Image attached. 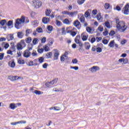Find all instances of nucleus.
Returning a JSON list of instances; mask_svg holds the SVG:
<instances>
[{"instance_id": "4c0bfd02", "label": "nucleus", "mask_w": 129, "mask_h": 129, "mask_svg": "<svg viewBox=\"0 0 129 129\" xmlns=\"http://www.w3.org/2000/svg\"><path fill=\"white\" fill-rule=\"evenodd\" d=\"M104 7L105 10H108L110 7V4L108 3H105Z\"/></svg>"}, {"instance_id": "412c9836", "label": "nucleus", "mask_w": 129, "mask_h": 129, "mask_svg": "<svg viewBox=\"0 0 129 129\" xmlns=\"http://www.w3.org/2000/svg\"><path fill=\"white\" fill-rule=\"evenodd\" d=\"M2 47H4L5 49H8L10 47V44L7 42H3L2 44Z\"/></svg>"}, {"instance_id": "7c9ffc66", "label": "nucleus", "mask_w": 129, "mask_h": 129, "mask_svg": "<svg viewBox=\"0 0 129 129\" xmlns=\"http://www.w3.org/2000/svg\"><path fill=\"white\" fill-rule=\"evenodd\" d=\"M90 10L87 11L84 14V16L85 18H88V17H90V13L89 12Z\"/></svg>"}, {"instance_id": "6e6552de", "label": "nucleus", "mask_w": 129, "mask_h": 129, "mask_svg": "<svg viewBox=\"0 0 129 129\" xmlns=\"http://www.w3.org/2000/svg\"><path fill=\"white\" fill-rule=\"evenodd\" d=\"M54 60H58V58H59V55H60V53H59V51L57 49H54Z\"/></svg>"}, {"instance_id": "a18cd8bd", "label": "nucleus", "mask_w": 129, "mask_h": 129, "mask_svg": "<svg viewBox=\"0 0 129 129\" xmlns=\"http://www.w3.org/2000/svg\"><path fill=\"white\" fill-rule=\"evenodd\" d=\"M47 30L50 32H52V31H53V26L51 25H48L47 26Z\"/></svg>"}, {"instance_id": "aec40b11", "label": "nucleus", "mask_w": 129, "mask_h": 129, "mask_svg": "<svg viewBox=\"0 0 129 129\" xmlns=\"http://www.w3.org/2000/svg\"><path fill=\"white\" fill-rule=\"evenodd\" d=\"M11 49L13 52H16V45H15V43L11 42Z\"/></svg>"}, {"instance_id": "680f3d73", "label": "nucleus", "mask_w": 129, "mask_h": 129, "mask_svg": "<svg viewBox=\"0 0 129 129\" xmlns=\"http://www.w3.org/2000/svg\"><path fill=\"white\" fill-rule=\"evenodd\" d=\"M18 124H22V123H27V121H18Z\"/></svg>"}, {"instance_id": "69168bd1", "label": "nucleus", "mask_w": 129, "mask_h": 129, "mask_svg": "<svg viewBox=\"0 0 129 129\" xmlns=\"http://www.w3.org/2000/svg\"><path fill=\"white\" fill-rule=\"evenodd\" d=\"M62 15H68L69 16V12L66 11L62 12Z\"/></svg>"}, {"instance_id": "5fc2aeb1", "label": "nucleus", "mask_w": 129, "mask_h": 129, "mask_svg": "<svg viewBox=\"0 0 129 129\" xmlns=\"http://www.w3.org/2000/svg\"><path fill=\"white\" fill-rule=\"evenodd\" d=\"M47 67H48V63H44L42 65V68H43V69H47Z\"/></svg>"}, {"instance_id": "f03ea898", "label": "nucleus", "mask_w": 129, "mask_h": 129, "mask_svg": "<svg viewBox=\"0 0 129 129\" xmlns=\"http://www.w3.org/2000/svg\"><path fill=\"white\" fill-rule=\"evenodd\" d=\"M31 5L34 9H40L42 7V2L40 0H34L31 2Z\"/></svg>"}, {"instance_id": "c9c22d12", "label": "nucleus", "mask_w": 129, "mask_h": 129, "mask_svg": "<svg viewBox=\"0 0 129 129\" xmlns=\"http://www.w3.org/2000/svg\"><path fill=\"white\" fill-rule=\"evenodd\" d=\"M31 24L33 26H35V27H37V26H38V24H39V22L37 21H34L31 22Z\"/></svg>"}, {"instance_id": "4d7b16f0", "label": "nucleus", "mask_w": 129, "mask_h": 129, "mask_svg": "<svg viewBox=\"0 0 129 129\" xmlns=\"http://www.w3.org/2000/svg\"><path fill=\"white\" fill-rule=\"evenodd\" d=\"M56 25L59 27V26H61V25H62V23H61V22H60L58 20H56Z\"/></svg>"}, {"instance_id": "49530a36", "label": "nucleus", "mask_w": 129, "mask_h": 129, "mask_svg": "<svg viewBox=\"0 0 129 129\" xmlns=\"http://www.w3.org/2000/svg\"><path fill=\"white\" fill-rule=\"evenodd\" d=\"M63 23L66 24L67 25H69V24H70V21L69 20L66 19L63 20Z\"/></svg>"}, {"instance_id": "72a5a7b5", "label": "nucleus", "mask_w": 129, "mask_h": 129, "mask_svg": "<svg viewBox=\"0 0 129 129\" xmlns=\"http://www.w3.org/2000/svg\"><path fill=\"white\" fill-rule=\"evenodd\" d=\"M44 49L45 52H48L50 50V48H49V46H48V45H44V46L43 47Z\"/></svg>"}, {"instance_id": "0eeeda50", "label": "nucleus", "mask_w": 129, "mask_h": 129, "mask_svg": "<svg viewBox=\"0 0 129 129\" xmlns=\"http://www.w3.org/2000/svg\"><path fill=\"white\" fill-rule=\"evenodd\" d=\"M118 62L124 65L128 63V59L127 58H122L118 59Z\"/></svg>"}, {"instance_id": "f8f14e48", "label": "nucleus", "mask_w": 129, "mask_h": 129, "mask_svg": "<svg viewBox=\"0 0 129 129\" xmlns=\"http://www.w3.org/2000/svg\"><path fill=\"white\" fill-rule=\"evenodd\" d=\"M79 19L81 22V23H83L85 22V18L84 17V15L82 14H80L78 15Z\"/></svg>"}, {"instance_id": "8fccbe9b", "label": "nucleus", "mask_w": 129, "mask_h": 129, "mask_svg": "<svg viewBox=\"0 0 129 129\" xmlns=\"http://www.w3.org/2000/svg\"><path fill=\"white\" fill-rule=\"evenodd\" d=\"M85 2V0H78V4L79 5H83V4H84Z\"/></svg>"}, {"instance_id": "f704fd0d", "label": "nucleus", "mask_w": 129, "mask_h": 129, "mask_svg": "<svg viewBox=\"0 0 129 129\" xmlns=\"http://www.w3.org/2000/svg\"><path fill=\"white\" fill-rule=\"evenodd\" d=\"M58 82V79H54L53 81L50 82V83L51 84V85H54V84H56L57 82Z\"/></svg>"}, {"instance_id": "338daca9", "label": "nucleus", "mask_w": 129, "mask_h": 129, "mask_svg": "<svg viewBox=\"0 0 129 129\" xmlns=\"http://www.w3.org/2000/svg\"><path fill=\"white\" fill-rule=\"evenodd\" d=\"M97 14V10H94L92 11V14L94 15V16H95Z\"/></svg>"}, {"instance_id": "423d86ee", "label": "nucleus", "mask_w": 129, "mask_h": 129, "mask_svg": "<svg viewBox=\"0 0 129 129\" xmlns=\"http://www.w3.org/2000/svg\"><path fill=\"white\" fill-rule=\"evenodd\" d=\"M80 39L81 38L80 35H78L76 36V38L75 39V41L76 44H78L79 45L80 47H82V46H83V44H82L81 41H80Z\"/></svg>"}, {"instance_id": "e2e57ef3", "label": "nucleus", "mask_w": 129, "mask_h": 129, "mask_svg": "<svg viewBox=\"0 0 129 129\" xmlns=\"http://www.w3.org/2000/svg\"><path fill=\"white\" fill-rule=\"evenodd\" d=\"M102 43L105 45H107V44L108 43V41L106 39H104L102 41Z\"/></svg>"}, {"instance_id": "1a4fd4ad", "label": "nucleus", "mask_w": 129, "mask_h": 129, "mask_svg": "<svg viewBox=\"0 0 129 129\" xmlns=\"http://www.w3.org/2000/svg\"><path fill=\"white\" fill-rule=\"evenodd\" d=\"M8 79H9V80H11V81H16V80L20 79V77L9 76L8 77Z\"/></svg>"}, {"instance_id": "20e7f679", "label": "nucleus", "mask_w": 129, "mask_h": 129, "mask_svg": "<svg viewBox=\"0 0 129 129\" xmlns=\"http://www.w3.org/2000/svg\"><path fill=\"white\" fill-rule=\"evenodd\" d=\"M23 23H25V17L22 16L20 19H17L16 21V23L15 24V27L16 29H19V27L21 24H23Z\"/></svg>"}, {"instance_id": "0e129e2a", "label": "nucleus", "mask_w": 129, "mask_h": 129, "mask_svg": "<svg viewBox=\"0 0 129 129\" xmlns=\"http://www.w3.org/2000/svg\"><path fill=\"white\" fill-rule=\"evenodd\" d=\"M71 69H74L76 71L78 70L79 68L78 67H71Z\"/></svg>"}, {"instance_id": "58836bf2", "label": "nucleus", "mask_w": 129, "mask_h": 129, "mask_svg": "<svg viewBox=\"0 0 129 129\" xmlns=\"http://www.w3.org/2000/svg\"><path fill=\"white\" fill-rule=\"evenodd\" d=\"M38 62L40 63H43L44 62V57H40L39 58H38Z\"/></svg>"}, {"instance_id": "09e8293b", "label": "nucleus", "mask_w": 129, "mask_h": 129, "mask_svg": "<svg viewBox=\"0 0 129 129\" xmlns=\"http://www.w3.org/2000/svg\"><path fill=\"white\" fill-rule=\"evenodd\" d=\"M36 31L37 32H38V33H43V29H42V28H38L36 29Z\"/></svg>"}, {"instance_id": "603ef678", "label": "nucleus", "mask_w": 129, "mask_h": 129, "mask_svg": "<svg viewBox=\"0 0 129 129\" xmlns=\"http://www.w3.org/2000/svg\"><path fill=\"white\" fill-rule=\"evenodd\" d=\"M104 36H107L108 35V31L107 29H105L104 32L103 33Z\"/></svg>"}, {"instance_id": "393cba45", "label": "nucleus", "mask_w": 129, "mask_h": 129, "mask_svg": "<svg viewBox=\"0 0 129 129\" xmlns=\"http://www.w3.org/2000/svg\"><path fill=\"white\" fill-rule=\"evenodd\" d=\"M51 13H52L51 10L47 9L45 11V16H46V17H50V16H51Z\"/></svg>"}, {"instance_id": "4468645a", "label": "nucleus", "mask_w": 129, "mask_h": 129, "mask_svg": "<svg viewBox=\"0 0 129 129\" xmlns=\"http://www.w3.org/2000/svg\"><path fill=\"white\" fill-rule=\"evenodd\" d=\"M49 110H56V111H59V110H61V107L59 106H54L51 107L49 108Z\"/></svg>"}, {"instance_id": "c85d7f7f", "label": "nucleus", "mask_w": 129, "mask_h": 129, "mask_svg": "<svg viewBox=\"0 0 129 129\" xmlns=\"http://www.w3.org/2000/svg\"><path fill=\"white\" fill-rule=\"evenodd\" d=\"M108 46H109L110 48H113L114 47V40L111 41L109 43Z\"/></svg>"}, {"instance_id": "c756f323", "label": "nucleus", "mask_w": 129, "mask_h": 129, "mask_svg": "<svg viewBox=\"0 0 129 129\" xmlns=\"http://www.w3.org/2000/svg\"><path fill=\"white\" fill-rule=\"evenodd\" d=\"M17 36L20 39H22L23 37H24V35H23V32H19L17 34Z\"/></svg>"}, {"instance_id": "e433bc0d", "label": "nucleus", "mask_w": 129, "mask_h": 129, "mask_svg": "<svg viewBox=\"0 0 129 129\" xmlns=\"http://www.w3.org/2000/svg\"><path fill=\"white\" fill-rule=\"evenodd\" d=\"M85 46L86 50H89V49H90V44L89 42H86L85 43Z\"/></svg>"}, {"instance_id": "9d476101", "label": "nucleus", "mask_w": 129, "mask_h": 129, "mask_svg": "<svg viewBox=\"0 0 129 129\" xmlns=\"http://www.w3.org/2000/svg\"><path fill=\"white\" fill-rule=\"evenodd\" d=\"M31 56V52L28 50H26L23 52V57L24 58H29Z\"/></svg>"}, {"instance_id": "2eb2a0df", "label": "nucleus", "mask_w": 129, "mask_h": 129, "mask_svg": "<svg viewBox=\"0 0 129 129\" xmlns=\"http://www.w3.org/2000/svg\"><path fill=\"white\" fill-rule=\"evenodd\" d=\"M81 38L82 41H87L88 39V35H85V33H83L81 34Z\"/></svg>"}, {"instance_id": "2f4dec72", "label": "nucleus", "mask_w": 129, "mask_h": 129, "mask_svg": "<svg viewBox=\"0 0 129 129\" xmlns=\"http://www.w3.org/2000/svg\"><path fill=\"white\" fill-rule=\"evenodd\" d=\"M52 52H48L45 55V57L46 58H47V59H49V58H51L52 57Z\"/></svg>"}, {"instance_id": "ea45409f", "label": "nucleus", "mask_w": 129, "mask_h": 129, "mask_svg": "<svg viewBox=\"0 0 129 129\" xmlns=\"http://www.w3.org/2000/svg\"><path fill=\"white\" fill-rule=\"evenodd\" d=\"M33 45H37L38 44V38H34L32 41Z\"/></svg>"}, {"instance_id": "6e6d98bb", "label": "nucleus", "mask_w": 129, "mask_h": 129, "mask_svg": "<svg viewBox=\"0 0 129 129\" xmlns=\"http://www.w3.org/2000/svg\"><path fill=\"white\" fill-rule=\"evenodd\" d=\"M72 63L73 64H77V63H78V60H77L76 58L73 59L72 60Z\"/></svg>"}, {"instance_id": "473e14b6", "label": "nucleus", "mask_w": 129, "mask_h": 129, "mask_svg": "<svg viewBox=\"0 0 129 129\" xmlns=\"http://www.w3.org/2000/svg\"><path fill=\"white\" fill-rule=\"evenodd\" d=\"M104 25L105 27H106V28H107L108 29H110V28H111V26H110V24L108 22H105Z\"/></svg>"}, {"instance_id": "6ab92c4d", "label": "nucleus", "mask_w": 129, "mask_h": 129, "mask_svg": "<svg viewBox=\"0 0 129 129\" xmlns=\"http://www.w3.org/2000/svg\"><path fill=\"white\" fill-rule=\"evenodd\" d=\"M42 22L44 24H47L49 22H50V19L47 17H44L42 19Z\"/></svg>"}, {"instance_id": "a878e982", "label": "nucleus", "mask_w": 129, "mask_h": 129, "mask_svg": "<svg viewBox=\"0 0 129 129\" xmlns=\"http://www.w3.org/2000/svg\"><path fill=\"white\" fill-rule=\"evenodd\" d=\"M8 27H13L14 26V23L13 20H10L7 23H6Z\"/></svg>"}, {"instance_id": "13d9d810", "label": "nucleus", "mask_w": 129, "mask_h": 129, "mask_svg": "<svg viewBox=\"0 0 129 129\" xmlns=\"http://www.w3.org/2000/svg\"><path fill=\"white\" fill-rule=\"evenodd\" d=\"M7 54L11 55V56H13V55H14V54L13 53V51L11 50H8L7 51Z\"/></svg>"}, {"instance_id": "ddd939ff", "label": "nucleus", "mask_w": 129, "mask_h": 129, "mask_svg": "<svg viewBox=\"0 0 129 129\" xmlns=\"http://www.w3.org/2000/svg\"><path fill=\"white\" fill-rule=\"evenodd\" d=\"M9 66L11 67V68H15L16 67V63L15 62V61L12 60L8 62Z\"/></svg>"}, {"instance_id": "7ed1b4c3", "label": "nucleus", "mask_w": 129, "mask_h": 129, "mask_svg": "<svg viewBox=\"0 0 129 129\" xmlns=\"http://www.w3.org/2000/svg\"><path fill=\"white\" fill-rule=\"evenodd\" d=\"M27 45L26 44V42H25V41L24 40H22L19 42L18 43H17L16 45L17 49L18 50H21L26 47Z\"/></svg>"}, {"instance_id": "f257e3e1", "label": "nucleus", "mask_w": 129, "mask_h": 129, "mask_svg": "<svg viewBox=\"0 0 129 129\" xmlns=\"http://www.w3.org/2000/svg\"><path fill=\"white\" fill-rule=\"evenodd\" d=\"M116 27L117 29L120 32H124L127 28V26L125 25V22L119 20H116Z\"/></svg>"}, {"instance_id": "774afa93", "label": "nucleus", "mask_w": 129, "mask_h": 129, "mask_svg": "<svg viewBox=\"0 0 129 129\" xmlns=\"http://www.w3.org/2000/svg\"><path fill=\"white\" fill-rule=\"evenodd\" d=\"M53 43H54V40H50L48 42L49 46H52Z\"/></svg>"}, {"instance_id": "bf43d9fd", "label": "nucleus", "mask_w": 129, "mask_h": 129, "mask_svg": "<svg viewBox=\"0 0 129 129\" xmlns=\"http://www.w3.org/2000/svg\"><path fill=\"white\" fill-rule=\"evenodd\" d=\"M126 40L125 39H123L122 40H121V45H125L126 43Z\"/></svg>"}, {"instance_id": "a19ab883", "label": "nucleus", "mask_w": 129, "mask_h": 129, "mask_svg": "<svg viewBox=\"0 0 129 129\" xmlns=\"http://www.w3.org/2000/svg\"><path fill=\"white\" fill-rule=\"evenodd\" d=\"M18 63L20 65H22L23 64H25V60H24V59H19L18 60Z\"/></svg>"}, {"instance_id": "bb28decb", "label": "nucleus", "mask_w": 129, "mask_h": 129, "mask_svg": "<svg viewBox=\"0 0 129 129\" xmlns=\"http://www.w3.org/2000/svg\"><path fill=\"white\" fill-rule=\"evenodd\" d=\"M7 40L8 41H11L12 40H14V35L13 34H9L7 36Z\"/></svg>"}, {"instance_id": "c03bdc74", "label": "nucleus", "mask_w": 129, "mask_h": 129, "mask_svg": "<svg viewBox=\"0 0 129 129\" xmlns=\"http://www.w3.org/2000/svg\"><path fill=\"white\" fill-rule=\"evenodd\" d=\"M26 43H31L32 42V38L31 37H28L26 39Z\"/></svg>"}, {"instance_id": "b1692460", "label": "nucleus", "mask_w": 129, "mask_h": 129, "mask_svg": "<svg viewBox=\"0 0 129 129\" xmlns=\"http://www.w3.org/2000/svg\"><path fill=\"white\" fill-rule=\"evenodd\" d=\"M32 33H33V30H32V29H27L26 31L25 36L28 37L29 35H30V34H32Z\"/></svg>"}, {"instance_id": "79ce46f5", "label": "nucleus", "mask_w": 129, "mask_h": 129, "mask_svg": "<svg viewBox=\"0 0 129 129\" xmlns=\"http://www.w3.org/2000/svg\"><path fill=\"white\" fill-rule=\"evenodd\" d=\"M86 31L88 32V33H89L90 34H91V32H92V29L89 27H86Z\"/></svg>"}, {"instance_id": "f3484780", "label": "nucleus", "mask_w": 129, "mask_h": 129, "mask_svg": "<svg viewBox=\"0 0 129 129\" xmlns=\"http://www.w3.org/2000/svg\"><path fill=\"white\" fill-rule=\"evenodd\" d=\"M9 107L11 108V109H15V108H17V107H18V106H17V104L12 103H11L9 105Z\"/></svg>"}, {"instance_id": "3c124183", "label": "nucleus", "mask_w": 129, "mask_h": 129, "mask_svg": "<svg viewBox=\"0 0 129 129\" xmlns=\"http://www.w3.org/2000/svg\"><path fill=\"white\" fill-rule=\"evenodd\" d=\"M45 86L47 87H50V86H52V84H51V82H48L45 84Z\"/></svg>"}, {"instance_id": "864d4df0", "label": "nucleus", "mask_w": 129, "mask_h": 129, "mask_svg": "<svg viewBox=\"0 0 129 129\" xmlns=\"http://www.w3.org/2000/svg\"><path fill=\"white\" fill-rule=\"evenodd\" d=\"M98 30L100 32H103V27H102V26H99L98 28Z\"/></svg>"}, {"instance_id": "39448f33", "label": "nucleus", "mask_w": 129, "mask_h": 129, "mask_svg": "<svg viewBox=\"0 0 129 129\" xmlns=\"http://www.w3.org/2000/svg\"><path fill=\"white\" fill-rule=\"evenodd\" d=\"M99 69L100 68L98 66H93V67L90 68L89 70L90 71V72H91V73H95V72H97Z\"/></svg>"}, {"instance_id": "052dcab7", "label": "nucleus", "mask_w": 129, "mask_h": 129, "mask_svg": "<svg viewBox=\"0 0 129 129\" xmlns=\"http://www.w3.org/2000/svg\"><path fill=\"white\" fill-rule=\"evenodd\" d=\"M115 34V32H114V31L112 30L110 32V33H109V35L110 36H113V35H114Z\"/></svg>"}, {"instance_id": "dca6fc26", "label": "nucleus", "mask_w": 129, "mask_h": 129, "mask_svg": "<svg viewBox=\"0 0 129 129\" xmlns=\"http://www.w3.org/2000/svg\"><path fill=\"white\" fill-rule=\"evenodd\" d=\"M74 26H75V27H77L79 29V27L81 26V24L80 23L79 21L76 20L74 22Z\"/></svg>"}, {"instance_id": "de8ad7c7", "label": "nucleus", "mask_w": 129, "mask_h": 129, "mask_svg": "<svg viewBox=\"0 0 129 129\" xmlns=\"http://www.w3.org/2000/svg\"><path fill=\"white\" fill-rule=\"evenodd\" d=\"M96 51H97L98 53H101V52H102V49L100 47H97Z\"/></svg>"}, {"instance_id": "a211bd4d", "label": "nucleus", "mask_w": 129, "mask_h": 129, "mask_svg": "<svg viewBox=\"0 0 129 129\" xmlns=\"http://www.w3.org/2000/svg\"><path fill=\"white\" fill-rule=\"evenodd\" d=\"M97 20H98L100 23H101L102 22V17H101V14L99 13L96 16Z\"/></svg>"}, {"instance_id": "37998d69", "label": "nucleus", "mask_w": 129, "mask_h": 129, "mask_svg": "<svg viewBox=\"0 0 129 129\" xmlns=\"http://www.w3.org/2000/svg\"><path fill=\"white\" fill-rule=\"evenodd\" d=\"M37 52H38V53H39L40 54H41V53H43V52H44V49L39 48L38 47L37 48Z\"/></svg>"}, {"instance_id": "4be33fe9", "label": "nucleus", "mask_w": 129, "mask_h": 129, "mask_svg": "<svg viewBox=\"0 0 129 129\" xmlns=\"http://www.w3.org/2000/svg\"><path fill=\"white\" fill-rule=\"evenodd\" d=\"M33 93H34L36 95H41V94H43V92H41V91L35 90L33 92Z\"/></svg>"}, {"instance_id": "9b49d317", "label": "nucleus", "mask_w": 129, "mask_h": 129, "mask_svg": "<svg viewBox=\"0 0 129 129\" xmlns=\"http://www.w3.org/2000/svg\"><path fill=\"white\" fill-rule=\"evenodd\" d=\"M129 4H126L123 9V14L128 15Z\"/></svg>"}, {"instance_id": "cd10ccee", "label": "nucleus", "mask_w": 129, "mask_h": 129, "mask_svg": "<svg viewBox=\"0 0 129 129\" xmlns=\"http://www.w3.org/2000/svg\"><path fill=\"white\" fill-rule=\"evenodd\" d=\"M66 59H67V55L66 54H64L60 57V61L61 62H64Z\"/></svg>"}, {"instance_id": "5701e85b", "label": "nucleus", "mask_w": 129, "mask_h": 129, "mask_svg": "<svg viewBox=\"0 0 129 129\" xmlns=\"http://www.w3.org/2000/svg\"><path fill=\"white\" fill-rule=\"evenodd\" d=\"M78 14V12L77 11H74L73 12H69V16L70 17H74V16H76Z\"/></svg>"}]
</instances>
